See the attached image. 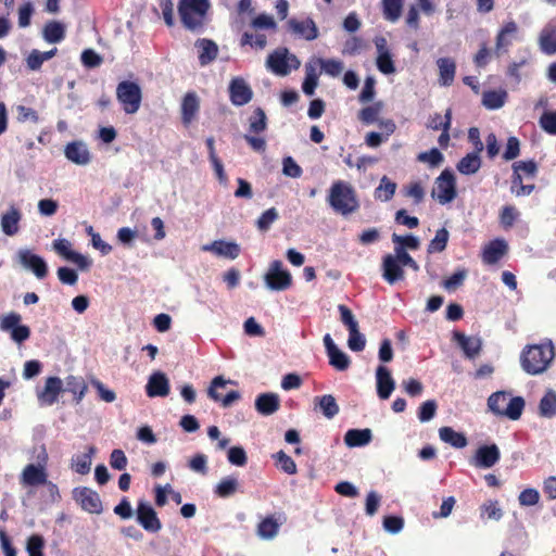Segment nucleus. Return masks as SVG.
<instances>
[{"mask_svg":"<svg viewBox=\"0 0 556 556\" xmlns=\"http://www.w3.org/2000/svg\"><path fill=\"white\" fill-rule=\"evenodd\" d=\"M555 358V346L552 340L538 344L526 345L520 353V366L530 376L544 374Z\"/></svg>","mask_w":556,"mask_h":556,"instance_id":"1","label":"nucleus"},{"mask_svg":"<svg viewBox=\"0 0 556 556\" xmlns=\"http://www.w3.org/2000/svg\"><path fill=\"white\" fill-rule=\"evenodd\" d=\"M327 201L336 213L343 216L356 212L359 207L355 190L349 182L343 180L332 182Z\"/></svg>","mask_w":556,"mask_h":556,"instance_id":"2","label":"nucleus"},{"mask_svg":"<svg viewBox=\"0 0 556 556\" xmlns=\"http://www.w3.org/2000/svg\"><path fill=\"white\" fill-rule=\"evenodd\" d=\"M526 402L522 396L510 397L507 391H496L488 399V408L495 416L518 420L523 412Z\"/></svg>","mask_w":556,"mask_h":556,"instance_id":"3","label":"nucleus"},{"mask_svg":"<svg viewBox=\"0 0 556 556\" xmlns=\"http://www.w3.org/2000/svg\"><path fill=\"white\" fill-rule=\"evenodd\" d=\"M210 0H179L178 14L185 28L195 31L203 26Z\"/></svg>","mask_w":556,"mask_h":556,"instance_id":"4","label":"nucleus"},{"mask_svg":"<svg viewBox=\"0 0 556 556\" xmlns=\"http://www.w3.org/2000/svg\"><path fill=\"white\" fill-rule=\"evenodd\" d=\"M301 65L296 55L290 53L287 48H278L268 54L266 67L277 76H287L292 70H298Z\"/></svg>","mask_w":556,"mask_h":556,"instance_id":"5","label":"nucleus"},{"mask_svg":"<svg viewBox=\"0 0 556 556\" xmlns=\"http://www.w3.org/2000/svg\"><path fill=\"white\" fill-rule=\"evenodd\" d=\"M457 195L456 179L454 173L450 168H445L435 178L434 188L431 197L440 204L451 203Z\"/></svg>","mask_w":556,"mask_h":556,"instance_id":"6","label":"nucleus"},{"mask_svg":"<svg viewBox=\"0 0 556 556\" xmlns=\"http://www.w3.org/2000/svg\"><path fill=\"white\" fill-rule=\"evenodd\" d=\"M116 97L127 114H135L141 104V88L135 81L123 80L117 85Z\"/></svg>","mask_w":556,"mask_h":556,"instance_id":"7","label":"nucleus"},{"mask_svg":"<svg viewBox=\"0 0 556 556\" xmlns=\"http://www.w3.org/2000/svg\"><path fill=\"white\" fill-rule=\"evenodd\" d=\"M22 316L18 313L11 312L0 319V330L10 333L13 342L22 344L30 337V328L21 324Z\"/></svg>","mask_w":556,"mask_h":556,"instance_id":"8","label":"nucleus"},{"mask_svg":"<svg viewBox=\"0 0 556 556\" xmlns=\"http://www.w3.org/2000/svg\"><path fill=\"white\" fill-rule=\"evenodd\" d=\"M266 287L271 291L287 290L292 283L291 274L283 268L281 261H273L267 273L264 275Z\"/></svg>","mask_w":556,"mask_h":556,"instance_id":"9","label":"nucleus"},{"mask_svg":"<svg viewBox=\"0 0 556 556\" xmlns=\"http://www.w3.org/2000/svg\"><path fill=\"white\" fill-rule=\"evenodd\" d=\"M16 257L21 266L33 273L37 279H43L48 274V264L45 258L29 249H20Z\"/></svg>","mask_w":556,"mask_h":556,"instance_id":"10","label":"nucleus"},{"mask_svg":"<svg viewBox=\"0 0 556 556\" xmlns=\"http://www.w3.org/2000/svg\"><path fill=\"white\" fill-rule=\"evenodd\" d=\"M518 30L519 27L515 21H507L503 24L495 38L494 54L497 58L508 52L518 38Z\"/></svg>","mask_w":556,"mask_h":556,"instance_id":"11","label":"nucleus"},{"mask_svg":"<svg viewBox=\"0 0 556 556\" xmlns=\"http://www.w3.org/2000/svg\"><path fill=\"white\" fill-rule=\"evenodd\" d=\"M136 518L138 523L150 533H156L162 529V522L156 511L148 502L140 501L138 503Z\"/></svg>","mask_w":556,"mask_h":556,"instance_id":"12","label":"nucleus"},{"mask_svg":"<svg viewBox=\"0 0 556 556\" xmlns=\"http://www.w3.org/2000/svg\"><path fill=\"white\" fill-rule=\"evenodd\" d=\"M501 458V452L495 443L480 445L472 458L470 464L477 468L488 469L494 466Z\"/></svg>","mask_w":556,"mask_h":556,"instance_id":"13","label":"nucleus"},{"mask_svg":"<svg viewBox=\"0 0 556 556\" xmlns=\"http://www.w3.org/2000/svg\"><path fill=\"white\" fill-rule=\"evenodd\" d=\"M229 383H232V381L226 380L223 376L213 378L207 389L208 397L215 402H220L223 407H230L241 395L239 391L231 390L225 396H222L218 390L224 389Z\"/></svg>","mask_w":556,"mask_h":556,"instance_id":"14","label":"nucleus"},{"mask_svg":"<svg viewBox=\"0 0 556 556\" xmlns=\"http://www.w3.org/2000/svg\"><path fill=\"white\" fill-rule=\"evenodd\" d=\"M63 391V382L59 377H48L46 379L43 389L37 391L38 402L41 406H52L58 402L59 395Z\"/></svg>","mask_w":556,"mask_h":556,"instance_id":"15","label":"nucleus"},{"mask_svg":"<svg viewBox=\"0 0 556 556\" xmlns=\"http://www.w3.org/2000/svg\"><path fill=\"white\" fill-rule=\"evenodd\" d=\"M228 91L230 102L236 106L245 105L253 98L251 87L242 77L232 78L229 83Z\"/></svg>","mask_w":556,"mask_h":556,"instance_id":"16","label":"nucleus"},{"mask_svg":"<svg viewBox=\"0 0 556 556\" xmlns=\"http://www.w3.org/2000/svg\"><path fill=\"white\" fill-rule=\"evenodd\" d=\"M453 340L463 351L468 359H475L482 351V339L480 337H469L458 330L453 331Z\"/></svg>","mask_w":556,"mask_h":556,"instance_id":"17","label":"nucleus"},{"mask_svg":"<svg viewBox=\"0 0 556 556\" xmlns=\"http://www.w3.org/2000/svg\"><path fill=\"white\" fill-rule=\"evenodd\" d=\"M73 497L84 510L90 514H100L102 511L100 496L92 489H74Z\"/></svg>","mask_w":556,"mask_h":556,"instance_id":"18","label":"nucleus"},{"mask_svg":"<svg viewBox=\"0 0 556 556\" xmlns=\"http://www.w3.org/2000/svg\"><path fill=\"white\" fill-rule=\"evenodd\" d=\"M375 46L377 49L376 65L379 72L384 75L394 74L396 68L392 59V53L388 48V42L384 37H376Z\"/></svg>","mask_w":556,"mask_h":556,"instance_id":"19","label":"nucleus"},{"mask_svg":"<svg viewBox=\"0 0 556 556\" xmlns=\"http://www.w3.org/2000/svg\"><path fill=\"white\" fill-rule=\"evenodd\" d=\"M382 277L389 285L404 279V269L394 254H386L381 264Z\"/></svg>","mask_w":556,"mask_h":556,"instance_id":"20","label":"nucleus"},{"mask_svg":"<svg viewBox=\"0 0 556 556\" xmlns=\"http://www.w3.org/2000/svg\"><path fill=\"white\" fill-rule=\"evenodd\" d=\"M169 390V380L163 371L157 370L150 375L146 384V393L149 397H165Z\"/></svg>","mask_w":556,"mask_h":556,"instance_id":"21","label":"nucleus"},{"mask_svg":"<svg viewBox=\"0 0 556 556\" xmlns=\"http://www.w3.org/2000/svg\"><path fill=\"white\" fill-rule=\"evenodd\" d=\"M202 250L228 260H236L241 252L240 245L238 243L232 241H225L222 239L202 245Z\"/></svg>","mask_w":556,"mask_h":556,"instance_id":"22","label":"nucleus"},{"mask_svg":"<svg viewBox=\"0 0 556 556\" xmlns=\"http://www.w3.org/2000/svg\"><path fill=\"white\" fill-rule=\"evenodd\" d=\"M376 389L380 400H388L395 389L391 371L384 365H379L376 369Z\"/></svg>","mask_w":556,"mask_h":556,"instance_id":"23","label":"nucleus"},{"mask_svg":"<svg viewBox=\"0 0 556 556\" xmlns=\"http://www.w3.org/2000/svg\"><path fill=\"white\" fill-rule=\"evenodd\" d=\"M64 155L76 165H87L91 161L89 149L81 140L68 142L64 148Z\"/></svg>","mask_w":556,"mask_h":556,"instance_id":"24","label":"nucleus"},{"mask_svg":"<svg viewBox=\"0 0 556 556\" xmlns=\"http://www.w3.org/2000/svg\"><path fill=\"white\" fill-rule=\"evenodd\" d=\"M288 26L293 34L308 41L315 40L319 35L317 25L311 17L304 21L290 18Z\"/></svg>","mask_w":556,"mask_h":556,"instance_id":"25","label":"nucleus"},{"mask_svg":"<svg viewBox=\"0 0 556 556\" xmlns=\"http://www.w3.org/2000/svg\"><path fill=\"white\" fill-rule=\"evenodd\" d=\"M286 520L287 518L282 513L278 514L277 517L275 515L265 517L257 525V535L264 540L274 539L278 534L280 526L283 525Z\"/></svg>","mask_w":556,"mask_h":556,"instance_id":"26","label":"nucleus"},{"mask_svg":"<svg viewBox=\"0 0 556 556\" xmlns=\"http://www.w3.org/2000/svg\"><path fill=\"white\" fill-rule=\"evenodd\" d=\"M22 212L15 205L10 207L1 215L0 227L5 236L13 237L20 230V222L22 220Z\"/></svg>","mask_w":556,"mask_h":556,"instance_id":"27","label":"nucleus"},{"mask_svg":"<svg viewBox=\"0 0 556 556\" xmlns=\"http://www.w3.org/2000/svg\"><path fill=\"white\" fill-rule=\"evenodd\" d=\"M508 244L504 239L491 240L482 251V260L485 264H496L507 252Z\"/></svg>","mask_w":556,"mask_h":556,"instance_id":"28","label":"nucleus"},{"mask_svg":"<svg viewBox=\"0 0 556 556\" xmlns=\"http://www.w3.org/2000/svg\"><path fill=\"white\" fill-rule=\"evenodd\" d=\"M255 409L263 416H270L280 408L279 395L273 392L261 393L254 402Z\"/></svg>","mask_w":556,"mask_h":556,"instance_id":"29","label":"nucleus"},{"mask_svg":"<svg viewBox=\"0 0 556 556\" xmlns=\"http://www.w3.org/2000/svg\"><path fill=\"white\" fill-rule=\"evenodd\" d=\"M47 473L41 465L29 464L22 472V483L27 486H35L46 483Z\"/></svg>","mask_w":556,"mask_h":556,"instance_id":"30","label":"nucleus"},{"mask_svg":"<svg viewBox=\"0 0 556 556\" xmlns=\"http://www.w3.org/2000/svg\"><path fill=\"white\" fill-rule=\"evenodd\" d=\"M314 408L319 410L327 419H332L340 410L334 396L331 394L316 396L314 399Z\"/></svg>","mask_w":556,"mask_h":556,"instance_id":"31","label":"nucleus"},{"mask_svg":"<svg viewBox=\"0 0 556 556\" xmlns=\"http://www.w3.org/2000/svg\"><path fill=\"white\" fill-rule=\"evenodd\" d=\"M195 47L200 49L199 62L202 66L208 65L217 58L218 47L213 40L206 38L198 39Z\"/></svg>","mask_w":556,"mask_h":556,"instance_id":"32","label":"nucleus"},{"mask_svg":"<svg viewBox=\"0 0 556 556\" xmlns=\"http://www.w3.org/2000/svg\"><path fill=\"white\" fill-rule=\"evenodd\" d=\"M372 432L368 428L349 429L344 434V443L349 447H362L370 443Z\"/></svg>","mask_w":556,"mask_h":556,"instance_id":"33","label":"nucleus"},{"mask_svg":"<svg viewBox=\"0 0 556 556\" xmlns=\"http://www.w3.org/2000/svg\"><path fill=\"white\" fill-rule=\"evenodd\" d=\"M439 68V84L443 87H448L453 84L456 73V63L451 58H440L437 60Z\"/></svg>","mask_w":556,"mask_h":556,"instance_id":"34","label":"nucleus"},{"mask_svg":"<svg viewBox=\"0 0 556 556\" xmlns=\"http://www.w3.org/2000/svg\"><path fill=\"white\" fill-rule=\"evenodd\" d=\"M200 109L199 98L195 92H187L181 102V121L189 125Z\"/></svg>","mask_w":556,"mask_h":556,"instance_id":"35","label":"nucleus"},{"mask_svg":"<svg viewBox=\"0 0 556 556\" xmlns=\"http://www.w3.org/2000/svg\"><path fill=\"white\" fill-rule=\"evenodd\" d=\"M439 437L441 441L454 448H464L468 444L467 437L463 432H458L448 426L439 429Z\"/></svg>","mask_w":556,"mask_h":556,"instance_id":"36","label":"nucleus"},{"mask_svg":"<svg viewBox=\"0 0 556 556\" xmlns=\"http://www.w3.org/2000/svg\"><path fill=\"white\" fill-rule=\"evenodd\" d=\"M540 49L546 55L556 54V26L555 25H546L539 38Z\"/></svg>","mask_w":556,"mask_h":556,"instance_id":"37","label":"nucleus"},{"mask_svg":"<svg viewBox=\"0 0 556 556\" xmlns=\"http://www.w3.org/2000/svg\"><path fill=\"white\" fill-rule=\"evenodd\" d=\"M539 415L551 419L556 416V391L548 389L539 402Z\"/></svg>","mask_w":556,"mask_h":556,"instance_id":"38","label":"nucleus"},{"mask_svg":"<svg viewBox=\"0 0 556 556\" xmlns=\"http://www.w3.org/2000/svg\"><path fill=\"white\" fill-rule=\"evenodd\" d=\"M481 167V157L477 152L467 153L456 165L457 170L463 175H473Z\"/></svg>","mask_w":556,"mask_h":556,"instance_id":"39","label":"nucleus"},{"mask_svg":"<svg viewBox=\"0 0 556 556\" xmlns=\"http://www.w3.org/2000/svg\"><path fill=\"white\" fill-rule=\"evenodd\" d=\"M42 37L48 43H59L65 37V27L61 22H48L42 30Z\"/></svg>","mask_w":556,"mask_h":556,"instance_id":"40","label":"nucleus"},{"mask_svg":"<svg viewBox=\"0 0 556 556\" xmlns=\"http://www.w3.org/2000/svg\"><path fill=\"white\" fill-rule=\"evenodd\" d=\"M96 453L94 446H88L87 452L78 455H74L72 458V468L79 475H86L90 471L91 458Z\"/></svg>","mask_w":556,"mask_h":556,"instance_id":"41","label":"nucleus"},{"mask_svg":"<svg viewBox=\"0 0 556 556\" xmlns=\"http://www.w3.org/2000/svg\"><path fill=\"white\" fill-rule=\"evenodd\" d=\"M65 391L71 392L74 395L75 402L78 404L81 402L88 387L81 377L68 376L65 379Z\"/></svg>","mask_w":556,"mask_h":556,"instance_id":"42","label":"nucleus"},{"mask_svg":"<svg viewBox=\"0 0 556 556\" xmlns=\"http://www.w3.org/2000/svg\"><path fill=\"white\" fill-rule=\"evenodd\" d=\"M507 92L504 89L488 90L483 92L482 104L489 110L501 109L506 101Z\"/></svg>","mask_w":556,"mask_h":556,"instance_id":"43","label":"nucleus"},{"mask_svg":"<svg viewBox=\"0 0 556 556\" xmlns=\"http://www.w3.org/2000/svg\"><path fill=\"white\" fill-rule=\"evenodd\" d=\"M395 190L396 184L387 176H383L378 187L375 189V198L382 202H388L393 198Z\"/></svg>","mask_w":556,"mask_h":556,"instance_id":"44","label":"nucleus"},{"mask_svg":"<svg viewBox=\"0 0 556 556\" xmlns=\"http://www.w3.org/2000/svg\"><path fill=\"white\" fill-rule=\"evenodd\" d=\"M267 128V117L265 111L256 108L249 118V130L254 134L263 132Z\"/></svg>","mask_w":556,"mask_h":556,"instance_id":"45","label":"nucleus"},{"mask_svg":"<svg viewBox=\"0 0 556 556\" xmlns=\"http://www.w3.org/2000/svg\"><path fill=\"white\" fill-rule=\"evenodd\" d=\"M403 0H382L383 16L390 22H396L402 13Z\"/></svg>","mask_w":556,"mask_h":556,"instance_id":"46","label":"nucleus"},{"mask_svg":"<svg viewBox=\"0 0 556 556\" xmlns=\"http://www.w3.org/2000/svg\"><path fill=\"white\" fill-rule=\"evenodd\" d=\"M327 356L329 358V364L339 371H344L350 367V357L339 348L328 353Z\"/></svg>","mask_w":556,"mask_h":556,"instance_id":"47","label":"nucleus"},{"mask_svg":"<svg viewBox=\"0 0 556 556\" xmlns=\"http://www.w3.org/2000/svg\"><path fill=\"white\" fill-rule=\"evenodd\" d=\"M317 63L320 70L331 77H338L344 68L343 62L337 59L318 58Z\"/></svg>","mask_w":556,"mask_h":556,"instance_id":"48","label":"nucleus"},{"mask_svg":"<svg viewBox=\"0 0 556 556\" xmlns=\"http://www.w3.org/2000/svg\"><path fill=\"white\" fill-rule=\"evenodd\" d=\"M450 238V233L446 228H441L437 230L434 238L430 241L428 245V253H440L443 252L446 248L447 241Z\"/></svg>","mask_w":556,"mask_h":556,"instance_id":"49","label":"nucleus"},{"mask_svg":"<svg viewBox=\"0 0 556 556\" xmlns=\"http://www.w3.org/2000/svg\"><path fill=\"white\" fill-rule=\"evenodd\" d=\"M444 160L442 152L438 148H431L428 151L420 152L417 161L427 163L430 167H438Z\"/></svg>","mask_w":556,"mask_h":556,"instance_id":"50","label":"nucleus"},{"mask_svg":"<svg viewBox=\"0 0 556 556\" xmlns=\"http://www.w3.org/2000/svg\"><path fill=\"white\" fill-rule=\"evenodd\" d=\"M348 346L353 352H362L366 346V338L358 327L349 330Z\"/></svg>","mask_w":556,"mask_h":556,"instance_id":"51","label":"nucleus"},{"mask_svg":"<svg viewBox=\"0 0 556 556\" xmlns=\"http://www.w3.org/2000/svg\"><path fill=\"white\" fill-rule=\"evenodd\" d=\"M279 215L275 207H270L263 212L256 220V226L261 231H267L273 223L278 219Z\"/></svg>","mask_w":556,"mask_h":556,"instance_id":"52","label":"nucleus"},{"mask_svg":"<svg viewBox=\"0 0 556 556\" xmlns=\"http://www.w3.org/2000/svg\"><path fill=\"white\" fill-rule=\"evenodd\" d=\"M394 255L399 260L402 267L407 266L412 268L414 271L419 270V265L405 250L404 245H394Z\"/></svg>","mask_w":556,"mask_h":556,"instance_id":"53","label":"nucleus"},{"mask_svg":"<svg viewBox=\"0 0 556 556\" xmlns=\"http://www.w3.org/2000/svg\"><path fill=\"white\" fill-rule=\"evenodd\" d=\"M534 185L522 184L521 174H516L511 176L510 191L517 197L529 195L534 190Z\"/></svg>","mask_w":556,"mask_h":556,"instance_id":"54","label":"nucleus"},{"mask_svg":"<svg viewBox=\"0 0 556 556\" xmlns=\"http://www.w3.org/2000/svg\"><path fill=\"white\" fill-rule=\"evenodd\" d=\"M282 174L290 178H300L303 169L292 156L288 155L282 159Z\"/></svg>","mask_w":556,"mask_h":556,"instance_id":"55","label":"nucleus"},{"mask_svg":"<svg viewBox=\"0 0 556 556\" xmlns=\"http://www.w3.org/2000/svg\"><path fill=\"white\" fill-rule=\"evenodd\" d=\"M80 61L87 68H96L103 62V58L93 49H85L80 54Z\"/></svg>","mask_w":556,"mask_h":556,"instance_id":"56","label":"nucleus"},{"mask_svg":"<svg viewBox=\"0 0 556 556\" xmlns=\"http://www.w3.org/2000/svg\"><path fill=\"white\" fill-rule=\"evenodd\" d=\"M437 402L434 400H428L424 402L419 408H418V419L420 422H428L430 421L437 413Z\"/></svg>","mask_w":556,"mask_h":556,"instance_id":"57","label":"nucleus"},{"mask_svg":"<svg viewBox=\"0 0 556 556\" xmlns=\"http://www.w3.org/2000/svg\"><path fill=\"white\" fill-rule=\"evenodd\" d=\"M276 465L279 469L285 471L286 473H294L296 470V465L294 460L287 455L283 451H279L276 455Z\"/></svg>","mask_w":556,"mask_h":556,"instance_id":"58","label":"nucleus"},{"mask_svg":"<svg viewBox=\"0 0 556 556\" xmlns=\"http://www.w3.org/2000/svg\"><path fill=\"white\" fill-rule=\"evenodd\" d=\"M467 277L466 269H458L453 273L448 278L442 281V286L447 290L452 291L460 287Z\"/></svg>","mask_w":556,"mask_h":556,"instance_id":"59","label":"nucleus"},{"mask_svg":"<svg viewBox=\"0 0 556 556\" xmlns=\"http://www.w3.org/2000/svg\"><path fill=\"white\" fill-rule=\"evenodd\" d=\"M392 241L395 245H404L406 251H407V249L413 250V251L417 250L420 245L419 239L412 233L406 235V236H400V235L393 233Z\"/></svg>","mask_w":556,"mask_h":556,"instance_id":"60","label":"nucleus"},{"mask_svg":"<svg viewBox=\"0 0 556 556\" xmlns=\"http://www.w3.org/2000/svg\"><path fill=\"white\" fill-rule=\"evenodd\" d=\"M520 154V141L517 137H509L506 142L505 150L502 157L505 161H511L518 157Z\"/></svg>","mask_w":556,"mask_h":556,"instance_id":"61","label":"nucleus"},{"mask_svg":"<svg viewBox=\"0 0 556 556\" xmlns=\"http://www.w3.org/2000/svg\"><path fill=\"white\" fill-rule=\"evenodd\" d=\"M539 123L544 131L549 135H556V110L544 112Z\"/></svg>","mask_w":556,"mask_h":556,"instance_id":"62","label":"nucleus"},{"mask_svg":"<svg viewBox=\"0 0 556 556\" xmlns=\"http://www.w3.org/2000/svg\"><path fill=\"white\" fill-rule=\"evenodd\" d=\"M251 26L254 29H275L277 24L271 15L261 13L252 20Z\"/></svg>","mask_w":556,"mask_h":556,"instance_id":"63","label":"nucleus"},{"mask_svg":"<svg viewBox=\"0 0 556 556\" xmlns=\"http://www.w3.org/2000/svg\"><path fill=\"white\" fill-rule=\"evenodd\" d=\"M519 213L511 205H505L500 214V222L504 228H510L515 224Z\"/></svg>","mask_w":556,"mask_h":556,"instance_id":"64","label":"nucleus"}]
</instances>
